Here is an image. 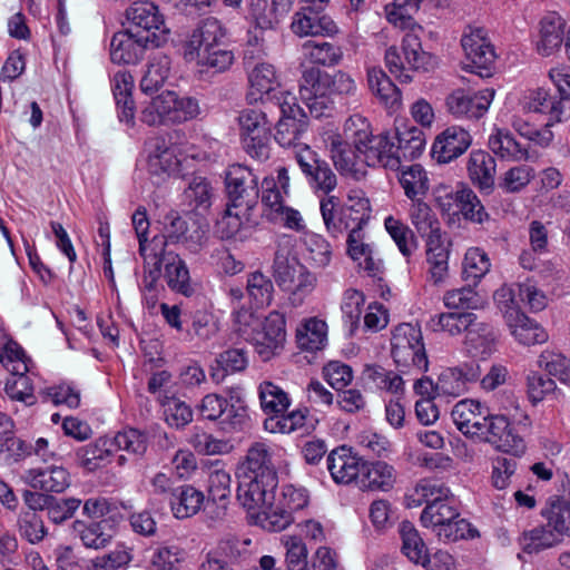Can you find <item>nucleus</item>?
I'll list each match as a JSON object with an SVG mask.
<instances>
[{
  "mask_svg": "<svg viewBox=\"0 0 570 570\" xmlns=\"http://www.w3.org/2000/svg\"><path fill=\"white\" fill-rule=\"evenodd\" d=\"M237 501L246 511H257L274 498L278 475L271 446L254 442L238 466Z\"/></svg>",
  "mask_w": 570,
  "mask_h": 570,
  "instance_id": "1",
  "label": "nucleus"
},
{
  "mask_svg": "<svg viewBox=\"0 0 570 570\" xmlns=\"http://www.w3.org/2000/svg\"><path fill=\"white\" fill-rule=\"evenodd\" d=\"M321 214L327 232L333 237H338L345 232L363 229L367 225L371 204L362 189H352L343 205H340L335 196L323 198Z\"/></svg>",
  "mask_w": 570,
  "mask_h": 570,
  "instance_id": "2",
  "label": "nucleus"
},
{
  "mask_svg": "<svg viewBox=\"0 0 570 570\" xmlns=\"http://www.w3.org/2000/svg\"><path fill=\"white\" fill-rule=\"evenodd\" d=\"M309 494L305 488L284 484L277 498L268 501L257 511H247L256 525L269 532L285 530L296 521L295 514L307 508Z\"/></svg>",
  "mask_w": 570,
  "mask_h": 570,
  "instance_id": "3",
  "label": "nucleus"
},
{
  "mask_svg": "<svg viewBox=\"0 0 570 570\" xmlns=\"http://www.w3.org/2000/svg\"><path fill=\"white\" fill-rule=\"evenodd\" d=\"M227 393L228 397L216 393L206 394L196 406L197 413L206 421L219 420L220 429L226 433L240 432L248 425L247 406L239 387L228 389Z\"/></svg>",
  "mask_w": 570,
  "mask_h": 570,
  "instance_id": "4",
  "label": "nucleus"
},
{
  "mask_svg": "<svg viewBox=\"0 0 570 570\" xmlns=\"http://www.w3.org/2000/svg\"><path fill=\"white\" fill-rule=\"evenodd\" d=\"M391 356L401 373L426 372L429 360L421 328L410 323L397 325L392 332Z\"/></svg>",
  "mask_w": 570,
  "mask_h": 570,
  "instance_id": "5",
  "label": "nucleus"
},
{
  "mask_svg": "<svg viewBox=\"0 0 570 570\" xmlns=\"http://www.w3.org/2000/svg\"><path fill=\"white\" fill-rule=\"evenodd\" d=\"M153 267L145 265V277L144 284L148 289H153L156 282L161 275L168 285V287L178 294L184 296H191L195 293V288L190 282L189 269L185 261L171 250L161 248L159 253L153 250L150 257H148Z\"/></svg>",
  "mask_w": 570,
  "mask_h": 570,
  "instance_id": "6",
  "label": "nucleus"
},
{
  "mask_svg": "<svg viewBox=\"0 0 570 570\" xmlns=\"http://www.w3.org/2000/svg\"><path fill=\"white\" fill-rule=\"evenodd\" d=\"M275 104L281 111V118L275 125V141L283 148H293L294 155L303 147H309L303 142L308 127L307 117L303 108L297 104L296 97L289 91L274 94Z\"/></svg>",
  "mask_w": 570,
  "mask_h": 570,
  "instance_id": "7",
  "label": "nucleus"
},
{
  "mask_svg": "<svg viewBox=\"0 0 570 570\" xmlns=\"http://www.w3.org/2000/svg\"><path fill=\"white\" fill-rule=\"evenodd\" d=\"M421 27L406 32L402 40V52L394 46L385 51V65L389 71L402 82L412 80L409 70H426L430 56L422 50L421 40L416 32Z\"/></svg>",
  "mask_w": 570,
  "mask_h": 570,
  "instance_id": "8",
  "label": "nucleus"
},
{
  "mask_svg": "<svg viewBox=\"0 0 570 570\" xmlns=\"http://www.w3.org/2000/svg\"><path fill=\"white\" fill-rule=\"evenodd\" d=\"M225 191L229 207L249 213L258 203V177L244 165L234 164L225 173Z\"/></svg>",
  "mask_w": 570,
  "mask_h": 570,
  "instance_id": "9",
  "label": "nucleus"
},
{
  "mask_svg": "<svg viewBox=\"0 0 570 570\" xmlns=\"http://www.w3.org/2000/svg\"><path fill=\"white\" fill-rule=\"evenodd\" d=\"M355 89V81L347 73L336 71L330 75L317 67L305 68L299 80L301 99L324 95H352Z\"/></svg>",
  "mask_w": 570,
  "mask_h": 570,
  "instance_id": "10",
  "label": "nucleus"
},
{
  "mask_svg": "<svg viewBox=\"0 0 570 570\" xmlns=\"http://www.w3.org/2000/svg\"><path fill=\"white\" fill-rule=\"evenodd\" d=\"M285 317L279 312H271L262 323H257L246 337L259 355L266 362L274 357L283 348L285 342Z\"/></svg>",
  "mask_w": 570,
  "mask_h": 570,
  "instance_id": "11",
  "label": "nucleus"
},
{
  "mask_svg": "<svg viewBox=\"0 0 570 570\" xmlns=\"http://www.w3.org/2000/svg\"><path fill=\"white\" fill-rule=\"evenodd\" d=\"M295 160L304 174L308 186L316 193L331 196L337 187V177L330 165L321 159L311 147H303L295 154Z\"/></svg>",
  "mask_w": 570,
  "mask_h": 570,
  "instance_id": "12",
  "label": "nucleus"
},
{
  "mask_svg": "<svg viewBox=\"0 0 570 570\" xmlns=\"http://www.w3.org/2000/svg\"><path fill=\"white\" fill-rule=\"evenodd\" d=\"M183 136L174 130L150 141L148 170L151 175H171L178 170L181 155L179 140Z\"/></svg>",
  "mask_w": 570,
  "mask_h": 570,
  "instance_id": "13",
  "label": "nucleus"
},
{
  "mask_svg": "<svg viewBox=\"0 0 570 570\" xmlns=\"http://www.w3.org/2000/svg\"><path fill=\"white\" fill-rule=\"evenodd\" d=\"M325 142L334 167L341 175L355 180H361L366 176V156L358 153L350 141L344 140L338 134H333L327 137Z\"/></svg>",
  "mask_w": 570,
  "mask_h": 570,
  "instance_id": "14",
  "label": "nucleus"
},
{
  "mask_svg": "<svg viewBox=\"0 0 570 570\" xmlns=\"http://www.w3.org/2000/svg\"><path fill=\"white\" fill-rule=\"evenodd\" d=\"M165 242L159 240L160 245L167 242L173 244H183L191 254L199 253L207 242V229L200 225H188L177 212L171 210L164 217Z\"/></svg>",
  "mask_w": 570,
  "mask_h": 570,
  "instance_id": "15",
  "label": "nucleus"
},
{
  "mask_svg": "<svg viewBox=\"0 0 570 570\" xmlns=\"http://www.w3.org/2000/svg\"><path fill=\"white\" fill-rule=\"evenodd\" d=\"M478 439L483 440L498 450L520 455L525 450L523 439L517 433L515 428L510 423L507 416L492 414L485 420Z\"/></svg>",
  "mask_w": 570,
  "mask_h": 570,
  "instance_id": "16",
  "label": "nucleus"
},
{
  "mask_svg": "<svg viewBox=\"0 0 570 570\" xmlns=\"http://www.w3.org/2000/svg\"><path fill=\"white\" fill-rule=\"evenodd\" d=\"M128 29L135 36H156L159 47L167 41L168 29L157 6L149 1L135 2L127 10Z\"/></svg>",
  "mask_w": 570,
  "mask_h": 570,
  "instance_id": "17",
  "label": "nucleus"
},
{
  "mask_svg": "<svg viewBox=\"0 0 570 570\" xmlns=\"http://www.w3.org/2000/svg\"><path fill=\"white\" fill-rule=\"evenodd\" d=\"M461 45L469 60L464 65V69L481 78L490 77L495 53L485 37V31L480 28L471 30L470 33L462 37Z\"/></svg>",
  "mask_w": 570,
  "mask_h": 570,
  "instance_id": "18",
  "label": "nucleus"
},
{
  "mask_svg": "<svg viewBox=\"0 0 570 570\" xmlns=\"http://www.w3.org/2000/svg\"><path fill=\"white\" fill-rule=\"evenodd\" d=\"M156 36H135V32L126 28L116 32L110 42L111 61L118 65L137 63L149 47H159Z\"/></svg>",
  "mask_w": 570,
  "mask_h": 570,
  "instance_id": "19",
  "label": "nucleus"
},
{
  "mask_svg": "<svg viewBox=\"0 0 570 570\" xmlns=\"http://www.w3.org/2000/svg\"><path fill=\"white\" fill-rule=\"evenodd\" d=\"M291 30L294 35L303 37H333L340 29L335 21L324 12L312 9L311 7H301L294 13Z\"/></svg>",
  "mask_w": 570,
  "mask_h": 570,
  "instance_id": "20",
  "label": "nucleus"
},
{
  "mask_svg": "<svg viewBox=\"0 0 570 570\" xmlns=\"http://www.w3.org/2000/svg\"><path fill=\"white\" fill-rule=\"evenodd\" d=\"M494 97V89L487 88L475 94L463 89L454 90L446 98L449 111L456 117L479 119L489 109Z\"/></svg>",
  "mask_w": 570,
  "mask_h": 570,
  "instance_id": "21",
  "label": "nucleus"
},
{
  "mask_svg": "<svg viewBox=\"0 0 570 570\" xmlns=\"http://www.w3.org/2000/svg\"><path fill=\"white\" fill-rule=\"evenodd\" d=\"M481 368L475 363H464L443 370L435 382L436 395L458 397L468 391V384L480 379Z\"/></svg>",
  "mask_w": 570,
  "mask_h": 570,
  "instance_id": "22",
  "label": "nucleus"
},
{
  "mask_svg": "<svg viewBox=\"0 0 570 570\" xmlns=\"http://www.w3.org/2000/svg\"><path fill=\"white\" fill-rule=\"evenodd\" d=\"M451 416L458 430L468 438H478L490 417V409L472 399L459 401L452 409Z\"/></svg>",
  "mask_w": 570,
  "mask_h": 570,
  "instance_id": "23",
  "label": "nucleus"
},
{
  "mask_svg": "<svg viewBox=\"0 0 570 570\" xmlns=\"http://www.w3.org/2000/svg\"><path fill=\"white\" fill-rule=\"evenodd\" d=\"M472 144L468 130L451 126L436 136L431 155L439 164H446L463 155Z\"/></svg>",
  "mask_w": 570,
  "mask_h": 570,
  "instance_id": "24",
  "label": "nucleus"
},
{
  "mask_svg": "<svg viewBox=\"0 0 570 570\" xmlns=\"http://www.w3.org/2000/svg\"><path fill=\"white\" fill-rule=\"evenodd\" d=\"M230 474L223 469L212 470L208 474V500L205 503V512L213 520H222L226 515L230 498Z\"/></svg>",
  "mask_w": 570,
  "mask_h": 570,
  "instance_id": "25",
  "label": "nucleus"
},
{
  "mask_svg": "<svg viewBox=\"0 0 570 570\" xmlns=\"http://www.w3.org/2000/svg\"><path fill=\"white\" fill-rule=\"evenodd\" d=\"M225 36L226 30L218 19L214 17L204 19L184 46L185 59L193 61L196 59L197 52L203 51V49H213L220 46Z\"/></svg>",
  "mask_w": 570,
  "mask_h": 570,
  "instance_id": "26",
  "label": "nucleus"
},
{
  "mask_svg": "<svg viewBox=\"0 0 570 570\" xmlns=\"http://www.w3.org/2000/svg\"><path fill=\"white\" fill-rule=\"evenodd\" d=\"M363 462L362 458L346 446L331 451L326 459L327 470L337 484H348L353 481L358 483Z\"/></svg>",
  "mask_w": 570,
  "mask_h": 570,
  "instance_id": "27",
  "label": "nucleus"
},
{
  "mask_svg": "<svg viewBox=\"0 0 570 570\" xmlns=\"http://www.w3.org/2000/svg\"><path fill=\"white\" fill-rule=\"evenodd\" d=\"M466 169L470 180L481 193L493 191L497 163L489 153L480 149L471 151Z\"/></svg>",
  "mask_w": 570,
  "mask_h": 570,
  "instance_id": "28",
  "label": "nucleus"
},
{
  "mask_svg": "<svg viewBox=\"0 0 570 570\" xmlns=\"http://www.w3.org/2000/svg\"><path fill=\"white\" fill-rule=\"evenodd\" d=\"M364 387L376 390L391 395L404 393V381L396 372L380 364H366L361 373Z\"/></svg>",
  "mask_w": 570,
  "mask_h": 570,
  "instance_id": "29",
  "label": "nucleus"
},
{
  "mask_svg": "<svg viewBox=\"0 0 570 570\" xmlns=\"http://www.w3.org/2000/svg\"><path fill=\"white\" fill-rule=\"evenodd\" d=\"M22 479L31 488L43 492L61 493L70 485V474L62 466H49L46 469H29L24 471Z\"/></svg>",
  "mask_w": 570,
  "mask_h": 570,
  "instance_id": "30",
  "label": "nucleus"
},
{
  "mask_svg": "<svg viewBox=\"0 0 570 570\" xmlns=\"http://www.w3.org/2000/svg\"><path fill=\"white\" fill-rule=\"evenodd\" d=\"M395 149L392 134L383 132L372 137L371 145L367 149H364L367 167L382 166L393 170L400 169L402 158Z\"/></svg>",
  "mask_w": 570,
  "mask_h": 570,
  "instance_id": "31",
  "label": "nucleus"
},
{
  "mask_svg": "<svg viewBox=\"0 0 570 570\" xmlns=\"http://www.w3.org/2000/svg\"><path fill=\"white\" fill-rule=\"evenodd\" d=\"M566 21L556 12L548 13L540 21L537 51L549 57L560 50L564 38Z\"/></svg>",
  "mask_w": 570,
  "mask_h": 570,
  "instance_id": "32",
  "label": "nucleus"
},
{
  "mask_svg": "<svg viewBox=\"0 0 570 570\" xmlns=\"http://www.w3.org/2000/svg\"><path fill=\"white\" fill-rule=\"evenodd\" d=\"M114 451L110 440L100 438L95 442L78 448L75 452L76 464L88 473L107 466L112 459Z\"/></svg>",
  "mask_w": 570,
  "mask_h": 570,
  "instance_id": "33",
  "label": "nucleus"
},
{
  "mask_svg": "<svg viewBox=\"0 0 570 570\" xmlns=\"http://www.w3.org/2000/svg\"><path fill=\"white\" fill-rule=\"evenodd\" d=\"M134 77L130 72L121 70L112 79V92L118 109V118L129 127L135 126L136 107L132 99Z\"/></svg>",
  "mask_w": 570,
  "mask_h": 570,
  "instance_id": "34",
  "label": "nucleus"
},
{
  "mask_svg": "<svg viewBox=\"0 0 570 570\" xmlns=\"http://www.w3.org/2000/svg\"><path fill=\"white\" fill-rule=\"evenodd\" d=\"M488 146L495 156L504 160L522 161L533 158L529 148L519 142L507 129L497 128L490 135Z\"/></svg>",
  "mask_w": 570,
  "mask_h": 570,
  "instance_id": "35",
  "label": "nucleus"
},
{
  "mask_svg": "<svg viewBox=\"0 0 570 570\" xmlns=\"http://www.w3.org/2000/svg\"><path fill=\"white\" fill-rule=\"evenodd\" d=\"M507 324L511 330V334L522 345L542 344L548 340L546 330L522 312H509L507 314Z\"/></svg>",
  "mask_w": 570,
  "mask_h": 570,
  "instance_id": "36",
  "label": "nucleus"
},
{
  "mask_svg": "<svg viewBox=\"0 0 570 570\" xmlns=\"http://www.w3.org/2000/svg\"><path fill=\"white\" fill-rule=\"evenodd\" d=\"M302 58L309 67H335L343 60L341 46L328 41L307 40L301 47Z\"/></svg>",
  "mask_w": 570,
  "mask_h": 570,
  "instance_id": "37",
  "label": "nucleus"
},
{
  "mask_svg": "<svg viewBox=\"0 0 570 570\" xmlns=\"http://www.w3.org/2000/svg\"><path fill=\"white\" fill-rule=\"evenodd\" d=\"M465 333L464 344L471 355L484 357L492 353L497 341V332L491 324L478 322L476 315L473 314V321Z\"/></svg>",
  "mask_w": 570,
  "mask_h": 570,
  "instance_id": "38",
  "label": "nucleus"
},
{
  "mask_svg": "<svg viewBox=\"0 0 570 570\" xmlns=\"http://www.w3.org/2000/svg\"><path fill=\"white\" fill-rule=\"evenodd\" d=\"M72 531L83 547L95 550L105 549L114 538V530L105 520L89 523L76 520L72 523Z\"/></svg>",
  "mask_w": 570,
  "mask_h": 570,
  "instance_id": "39",
  "label": "nucleus"
},
{
  "mask_svg": "<svg viewBox=\"0 0 570 570\" xmlns=\"http://www.w3.org/2000/svg\"><path fill=\"white\" fill-rule=\"evenodd\" d=\"M541 514L547 520V527L560 541L563 535H570V503L567 500L549 498Z\"/></svg>",
  "mask_w": 570,
  "mask_h": 570,
  "instance_id": "40",
  "label": "nucleus"
},
{
  "mask_svg": "<svg viewBox=\"0 0 570 570\" xmlns=\"http://www.w3.org/2000/svg\"><path fill=\"white\" fill-rule=\"evenodd\" d=\"M204 494L193 485L184 484L177 487L170 497V508L178 519L189 518L196 514L204 505Z\"/></svg>",
  "mask_w": 570,
  "mask_h": 570,
  "instance_id": "41",
  "label": "nucleus"
},
{
  "mask_svg": "<svg viewBox=\"0 0 570 570\" xmlns=\"http://www.w3.org/2000/svg\"><path fill=\"white\" fill-rule=\"evenodd\" d=\"M395 472L392 465L383 461L363 462L360 485L370 490L387 491L393 487Z\"/></svg>",
  "mask_w": 570,
  "mask_h": 570,
  "instance_id": "42",
  "label": "nucleus"
},
{
  "mask_svg": "<svg viewBox=\"0 0 570 570\" xmlns=\"http://www.w3.org/2000/svg\"><path fill=\"white\" fill-rule=\"evenodd\" d=\"M9 370L12 372V376L7 380L4 385L7 395L11 400L23 402L26 405L35 404L33 386L29 376L26 375L29 371L27 363L20 362Z\"/></svg>",
  "mask_w": 570,
  "mask_h": 570,
  "instance_id": "43",
  "label": "nucleus"
},
{
  "mask_svg": "<svg viewBox=\"0 0 570 570\" xmlns=\"http://www.w3.org/2000/svg\"><path fill=\"white\" fill-rule=\"evenodd\" d=\"M175 107V92L164 91L153 98L144 107L140 120L149 126L171 124L173 108Z\"/></svg>",
  "mask_w": 570,
  "mask_h": 570,
  "instance_id": "44",
  "label": "nucleus"
},
{
  "mask_svg": "<svg viewBox=\"0 0 570 570\" xmlns=\"http://www.w3.org/2000/svg\"><path fill=\"white\" fill-rule=\"evenodd\" d=\"M327 340V324L317 317L306 320L296 331V342L301 350H322Z\"/></svg>",
  "mask_w": 570,
  "mask_h": 570,
  "instance_id": "45",
  "label": "nucleus"
},
{
  "mask_svg": "<svg viewBox=\"0 0 570 570\" xmlns=\"http://www.w3.org/2000/svg\"><path fill=\"white\" fill-rule=\"evenodd\" d=\"M522 107L530 112L549 114L550 120H561L562 101L543 88L529 90L523 97Z\"/></svg>",
  "mask_w": 570,
  "mask_h": 570,
  "instance_id": "46",
  "label": "nucleus"
},
{
  "mask_svg": "<svg viewBox=\"0 0 570 570\" xmlns=\"http://www.w3.org/2000/svg\"><path fill=\"white\" fill-rule=\"evenodd\" d=\"M399 181L410 200L423 198L430 189L426 170L419 164L400 168Z\"/></svg>",
  "mask_w": 570,
  "mask_h": 570,
  "instance_id": "47",
  "label": "nucleus"
},
{
  "mask_svg": "<svg viewBox=\"0 0 570 570\" xmlns=\"http://www.w3.org/2000/svg\"><path fill=\"white\" fill-rule=\"evenodd\" d=\"M367 82L373 95L389 108H396L401 104V92L386 73L373 67L367 71Z\"/></svg>",
  "mask_w": 570,
  "mask_h": 570,
  "instance_id": "48",
  "label": "nucleus"
},
{
  "mask_svg": "<svg viewBox=\"0 0 570 570\" xmlns=\"http://www.w3.org/2000/svg\"><path fill=\"white\" fill-rule=\"evenodd\" d=\"M287 10L283 0H252L249 17L262 30L273 29L279 21V16Z\"/></svg>",
  "mask_w": 570,
  "mask_h": 570,
  "instance_id": "49",
  "label": "nucleus"
},
{
  "mask_svg": "<svg viewBox=\"0 0 570 570\" xmlns=\"http://www.w3.org/2000/svg\"><path fill=\"white\" fill-rule=\"evenodd\" d=\"M459 515L456 500L454 495H451L449 500L441 503L425 505L420 519L423 527L432 529L435 533L436 528H443Z\"/></svg>",
  "mask_w": 570,
  "mask_h": 570,
  "instance_id": "50",
  "label": "nucleus"
},
{
  "mask_svg": "<svg viewBox=\"0 0 570 570\" xmlns=\"http://www.w3.org/2000/svg\"><path fill=\"white\" fill-rule=\"evenodd\" d=\"M392 136L396 146L395 150L402 159H415L422 154L425 146L422 129L414 126L404 127L403 129L396 128Z\"/></svg>",
  "mask_w": 570,
  "mask_h": 570,
  "instance_id": "51",
  "label": "nucleus"
},
{
  "mask_svg": "<svg viewBox=\"0 0 570 570\" xmlns=\"http://www.w3.org/2000/svg\"><path fill=\"white\" fill-rule=\"evenodd\" d=\"M258 396L262 410L269 416L285 413L291 405L288 394L269 381L259 384Z\"/></svg>",
  "mask_w": 570,
  "mask_h": 570,
  "instance_id": "52",
  "label": "nucleus"
},
{
  "mask_svg": "<svg viewBox=\"0 0 570 570\" xmlns=\"http://www.w3.org/2000/svg\"><path fill=\"white\" fill-rule=\"evenodd\" d=\"M248 365L247 352L244 348H228L216 358V367H212V379L216 383L224 381L227 374L243 372Z\"/></svg>",
  "mask_w": 570,
  "mask_h": 570,
  "instance_id": "53",
  "label": "nucleus"
},
{
  "mask_svg": "<svg viewBox=\"0 0 570 570\" xmlns=\"http://www.w3.org/2000/svg\"><path fill=\"white\" fill-rule=\"evenodd\" d=\"M519 546L525 553H538L560 543L547 524H540L532 529L524 530L519 539Z\"/></svg>",
  "mask_w": 570,
  "mask_h": 570,
  "instance_id": "54",
  "label": "nucleus"
},
{
  "mask_svg": "<svg viewBox=\"0 0 570 570\" xmlns=\"http://www.w3.org/2000/svg\"><path fill=\"white\" fill-rule=\"evenodd\" d=\"M272 268L277 285L284 291H292L296 275L302 271V264L294 256L289 257L284 249H278L275 253Z\"/></svg>",
  "mask_w": 570,
  "mask_h": 570,
  "instance_id": "55",
  "label": "nucleus"
},
{
  "mask_svg": "<svg viewBox=\"0 0 570 570\" xmlns=\"http://www.w3.org/2000/svg\"><path fill=\"white\" fill-rule=\"evenodd\" d=\"M170 65L169 57L165 55L154 57L140 80L141 91L147 95L158 91L169 76Z\"/></svg>",
  "mask_w": 570,
  "mask_h": 570,
  "instance_id": "56",
  "label": "nucleus"
},
{
  "mask_svg": "<svg viewBox=\"0 0 570 570\" xmlns=\"http://www.w3.org/2000/svg\"><path fill=\"white\" fill-rule=\"evenodd\" d=\"M473 321V313H440L431 316L428 326L433 332L448 333L455 336L465 332Z\"/></svg>",
  "mask_w": 570,
  "mask_h": 570,
  "instance_id": "57",
  "label": "nucleus"
},
{
  "mask_svg": "<svg viewBox=\"0 0 570 570\" xmlns=\"http://www.w3.org/2000/svg\"><path fill=\"white\" fill-rule=\"evenodd\" d=\"M343 134V139L350 141L363 155L364 149L368 148L372 137H374L370 122L361 115H353L345 121Z\"/></svg>",
  "mask_w": 570,
  "mask_h": 570,
  "instance_id": "58",
  "label": "nucleus"
},
{
  "mask_svg": "<svg viewBox=\"0 0 570 570\" xmlns=\"http://www.w3.org/2000/svg\"><path fill=\"white\" fill-rule=\"evenodd\" d=\"M403 553L414 563L421 564L426 561L428 548L419 531L410 521L400 524Z\"/></svg>",
  "mask_w": 570,
  "mask_h": 570,
  "instance_id": "59",
  "label": "nucleus"
},
{
  "mask_svg": "<svg viewBox=\"0 0 570 570\" xmlns=\"http://www.w3.org/2000/svg\"><path fill=\"white\" fill-rule=\"evenodd\" d=\"M453 495L450 489L443 483L434 480H421L414 488L413 493L409 497L413 501V507H419L423 503L431 505L432 503H441Z\"/></svg>",
  "mask_w": 570,
  "mask_h": 570,
  "instance_id": "60",
  "label": "nucleus"
},
{
  "mask_svg": "<svg viewBox=\"0 0 570 570\" xmlns=\"http://www.w3.org/2000/svg\"><path fill=\"white\" fill-rule=\"evenodd\" d=\"M186 551L175 544L154 549L148 561V570H180Z\"/></svg>",
  "mask_w": 570,
  "mask_h": 570,
  "instance_id": "61",
  "label": "nucleus"
},
{
  "mask_svg": "<svg viewBox=\"0 0 570 570\" xmlns=\"http://www.w3.org/2000/svg\"><path fill=\"white\" fill-rule=\"evenodd\" d=\"M464 279L476 285L490 271L491 263L488 254L479 248H469L463 259Z\"/></svg>",
  "mask_w": 570,
  "mask_h": 570,
  "instance_id": "62",
  "label": "nucleus"
},
{
  "mask_svg": "<svg viewBox=\"0 0 570 570\" xmlns=\"http://www.w3.org/2000/svg\"><path fill=\"white\" fill-rule=\"evenodd\" d=\"M248 80L253 89L257 90L261 95H267L271 100H275V98H273L274 94L282 91H276V88L278 87V78L275 67L271 63H257L252 69Z\"/></svg>",
  "mask_w": 570,
  "mask_h": 570,
  "instance_id": "63",
  "label": "nucleus"
},
{
  "mask_svg": "<svg viewBox=\"0 0 570 570\" xmlns=\"http://www.w3.org/2000/svg\"><path fill=\"white\" fill-rule=\"evenodd\" d=\"M246 292L256 307H266L273 301L274 285L269 277L256 271L247 275Z\"/></svg>",
  "mask_w": 570,
  "mask_h": 570,
  "instance_id": "64",
  "label": "nucleus"
}]
</instances>
